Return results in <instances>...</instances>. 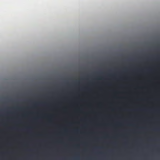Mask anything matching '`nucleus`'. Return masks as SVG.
Masks as SVG:
<instances>
[{
	"mask_svg": "<svg viewBox=\"0 0 160 160\" xmlns=\"http://www.w3.org/2000/svg\"><path fill=\"white\" fill-rule=\"evenodd\" d=\"M130 131H131V130H130Z\"/></svg>",
	"mask_w": 160,
	"mask_h": 160,
	"instance_id": "423d86ee",
	"label": "nucleus"
},
{
	"mask_svg": "<svg viewBox=\"0 0 160 160\" xmlns=\"http://www.w3.org/2000/svg\"><path fill=\"white\" fill-rule=\"evenodd\" d=\"M130 58H131V57H130Z\"/></svg>",
	"mask_w": 160,
	"mask_h": 160,
	"instance_id": "39448f33",
	"label": "nucleus"
},
{
	"mask_svg": "<svg viewBox=\"0 0 160 160\" xmlns=\"http://www.w3.org/2000/svg\"><path fill=\"white\" fill-rule=\"evenodd\" d=\"M128 62V148H130V53L129 52Z\"/></svg>",
	"mask_w": 160,
	"mask_h": 160,
	"instance_id": "f257e3e1",
	"label": "nucleus"
},
{
	"mask_svg": "<svg viewBox=\"0 0 160 160\" xmlns=\"http://www.w3.org/2000/svg\"><path fill=\"white\" fill-rule=\"evenodd\" d=\"M130 125L131 126V124H130Z\"/></svg>",
	"mask_w": 160,
	"mask_h": 160,
	"instance_id": "20e7f679",
	"label": "nucleus"
},
{
	"mask_svg": "<svg viewBox=\"0 0 160 160\" xmlns=\"http://www.w3.org/2000/svg\"><path fill=\"white\" fill-rule=\"evenodd\" d=\"M121 124H120V123H119V124H118V126H121Z\"/></svg>",
	"mask_w": 160,
	"mask_h": 160,
	"instance_id": "f03ea898",
	"label": "nucleus"
},
{
	"mask_svg": "<svg viewBox=\"0 0 160 160\" xmlns=\"http://www.w3.org/2000/svg\"><path fill=\"white\" fill-rule=\"evenodd\" d=\"M120 79H121V80L122 79V77H120Z\"/></svg>",
	"mask_w": 160,
	"mask_h": 160,
	"instance_id": "7ed1b4c3",
	"label": "nucleus"
}]
</instances>
